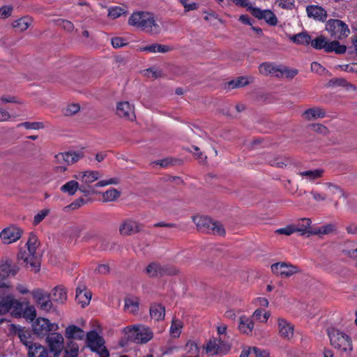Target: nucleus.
<instances>
[{
  "label": "nucleus",
  "mask_w": 357,
  "mask_h": 357,
  "mask_svg": "<svg viewBox=\"0 0 357 357\" xmlns=\"http://www.w3.org/2000/svg\"><path fill=\"white\" fill-rule=\"evenodd\" d=\"M125 337L131 342L143 344L153 338V332L143 325H134L123 328Z\"/></svg>",
  "instance_id": "20e7f679"
},
{
  "label": "nucleus",
  "mask_w": 357,
  "mask_h": 357,
  "mask_svg": "<svg viewBox=\"0 0 357 357\" xmlns=\"http://www.w3.org/2000/svg\"><path fill=\"white\" fill-rule=\"evenodd\" d=\"M126 13V9L119 6L111 7L108 9V16L111 19H116Z\"/></svg>",
  "instance_id": "a18cd8bd"
},
{
  "label": "nucleus",
  "mask_w": 357,
  "mask_h": 357,
  "mask_svg": "<svg viewBox=\"0 0 357 357\" xmlns=\"http://www.w3.org/2000/svg\"><path fill=\"white\" fill-rule=\"evenodd\" d=\"M0 101L2 104L16 103L19 105H24V103L23 100L12 95H2L0 97Z\"/></svg>",
  "instance_id": "3c124183"
},
{
  "label": "nucleus",
  "mask_w": 357,
  "mask_h": 357,
  "mask_svg": "<svg viewBox=\"0 0 357 357\" xmlns=\"http://www.w3.org/2000/svg\"><path fill=\"white\" fill-rule=\"evenodd\" d=\"M24 317L31 321L36 319V311L33 306H29L26 307L24 312Z\"/></svg>",
  "instance_id": "680f3d73"
},
{
  "label": "nucleus",
  "mask_w": 357,
  "mask_h": 357,
  "mask_svg": "<svg viewBox=\"0 0 357 357\" xmlns=\"http://www.w3.org/2000/svg\"><path fill=\"white\" fill-rule=\"evenodd\" d=\"M144 75L149 77H158L161 76L162 73L155 68H151L144 70Z\"/></svg>",
  "instance_id": "69168bd1"
},
{
  "label": "nucleus",
  "mask_w": 357,
  "mask_h": 357,
  "mask_svg": "<svg viewBox=\"0 0 357 357\" xmlns=\"http://www.w3.org/2000/svg\"><path fill=\"white\" fill-rule=\"evenodd\" d=\"M29 357H53L50 351L39 344L34 343L29 347Z\"/></svg>",
  "instance_id": "393cba45"
},
{
  "label": "nucleus",
  "mask_w": 357,
  "mask_h": 357,
  "mask_svg": "<svg viewBox=\"0 0 357 357\" xmlns=\"http://www.w3.org/2000/svg\"><path fill=\"white\" fill-rule=\"evenodd\" d=\"M79 182L77 180L70 181L61 187V190L69 195H73L79 189Z\"/></svg>",
  "instance_id": "a19ab883"
},
{
  "label": "nucleus",
  "mask_w": 357,
  "mask_h": 357,
  "mask_svg": "<svg viewBox=\"0 0 357 357\" xmlns=\"http://www.w3.org/2000/svg\"><path fill=\"white\" fill-rule=\"evenodd\" d=\"M119 181V180L118 178H111L109 179L99 181L98 183H96V186L100 188L107 186L109 185L117 184Z\"/></svg>",
  "instance_id": "0e129e2a"
},
{
  "label": "nucleus",
  "mask_w": 357,
  "mask_h": 357,
  "mask_svg": "<svg viewBox=\"0 0 357 357\" xmlns=\"http://www.w3.org/2000/svg\"><path fill=\"white\" fill-rule=\"evenodd\" d=\"M328 335L331 344L340 352L349 355L353 350L351 339L345 333L331 328L328 331Z\"/></svg>",
  "instance_id": "7ed1b4c3"
},
{
  "label": "nucleus",
  "mask_w": 357,
  "mask_h": 357,
  "mask_svg": "<svg viewBox=\"0 0 357 357\" xmlns=\"http://www.w3.org/2000/svg\"><path fill=\"white\" fill-rule=\"evenodd\" d=\"M275 3L283 9H292L294 6L295 0H275Z\"/></svg>",
  "instance_id": "bf43d9fd"
},
{
  "label": "nucleus",
  "mask_w": 357,
  "mask_h": 357,
  "mask_svg": "<svg viewBox=\"0 0 357 357\" xmlns=\"http://www.w3.org/2000/svg\"><path fill=\"white\" fill-rule=\"evenodd\" d=\"M58 24L68 31H72L74 28L73 24L72 22L65 20H59Z\"/></svg>",
  "instance_id": "774afa93"
},
{
  "label": "nucleus",
  "mask_w": 357,
  "mask_h": 357,
  "mask_svg": "<svg viewBox=\"0 0 357 357\" xmlns=\"http://www.w3.org/2000/svg\"><path fill=\"white\" fill-rule=\"evenodd\" d=\"M250 11L257 18L264 20L271 26L277 25L278 20L275 13L268 9L261 10L256 7H250Z\"/></svg>",
  "instance_id": "dca6fc26"
},
{
  "label": "nucleus",
  "mask_w": 357,
  "mask_h": 357,
  "mask_svg": "<svg viewBox=\"0 0 357 357\" xmlns=\"http://www.w3.org/2000/svg\"><path fill=\"white\" fill-rule=\"evenodd\" d=\"M50 213V209L45 208L39 211L33 218V224L38 225L40 224Z\"/></svg>",
  "instance_id": "09e8293b"
},
{
  "label": "nucleus",
  "mask_w": 357,
  "mask_h": 357,
  "mask_svg": "<svg viewBox=\"0 0 357 357\" xmlns=\"http://www.w3.org/2000/svg\"><path fill=\"white\" fill-rule=\"evenodd\" d=\"M289 38L291 41L297 45H308L311 41V37L305 32L290 36Z\"/></svg>",
  "instance_id": "4c0bfd02"
},
{
  "label": "nucleus",
  "mask_w": 357,
  "mask_h": 357,
  "mask_svg": "<svg viewBox=\"0 0 357 357\" xmlns=\"http://www.w3.org/2000/svg\"><path fill=\"white\" fill-rule=\"evenodd\" d=\"M278 65L270 63H264L259 67V73L264 75H273L277 77Z\"/></svg>",
  "instance_id": "72a5a7b5"
},
{
  "label": "nucleus",
  "mask_w": 357,
  "mask_h": 357,
  "mask_svg": "<svg viewBox=\"0 0 357 357\" xmlns=\"http://www.w3.org/2000/svg\"><path fill=\"white\" fill-rule=\"evenodd\" d=\"M311 70L312 72L319 75H323L326 72V68L319 63L315 61L311 63Z\"/></svg>",
  "instance_id": "338daca9"
},
{
  "label": "nucleus",
  "mask_w": 357,
  "mask_h": 357,
  "mask_svg": "<svg viewBox=\"0 0 357 357\" xmlns=\"http://www.w3.org/2000/svg\"><path fill=\"white\" fill-rule=\"evenodd\" d=\"M54 171L56 172H64L67 169L68 163H67V158L66 153H60L54 156Z\"/></svg>",
  "instance_id": "cd10ccee"
},
{
  "label": "nucleus",
  "mask_w": 357,
  "mask_h": 357,
  "mask_svg": "<svg viewBox=\"0 0 357 357\" xmlns=\"http://www.w3.org/2000/svg\"><path fill=\"white\" fill-rule=\"evenodd\" d=\"M33 299L44 311H49L52 308V303L50 299L49 294L40 289H37L31 292Z\"/></svg>",
  "instance_id": "6ab92c4d"
},
{
  "label": "nucleus",
  "mask_w": 357,
  "mask_h": 357,
  "mask_svg": "<svg viewBox=\"0 0 357 357\" xmlns=\"http://www.w3.org/2000/svg\"><path fill=\"white\" fill-rule=\"evenodd\" d=\"M146 273L150 277H158L165 274L175 275L178 273V270L169 267H162L156 263H151L146 267Z\"/></svg>",
  "instance_id": "412c9836"
},
{
  "label": "nucleus",
  "mask_w": 357,
  "mask_h": 357,
  "mask_svg": "<svg viewBox=\"0 0 357 357\" xmlns=\"http://www.w3.org/2000/svg\"><path fill=\"white\" fill-rule=\"evenodd\" d=\"M271 271L281 278H289L300 271L298 267L285 262H278L271 265Z\"/></svg>",
  "instance_id": "9b49d317"
},
{
  "label": "nucleus",
  "mask_w": 357,
  "mask_h": 357,
  "mask_svg": "<svg viewBox=\"0 0 357 357\" xmlns=\"http://www.w3.org/2000/svg\"><path fill=\"white\" fill-rule=\"evenodd\" d=\"M76 301L82 307L89 305L91 299V293L84 285H79L76 289Z\"/></svg>",
  "instance_id": "b1692460"
},
{
  "label": "nucleus",
  "mask_w": 357,
  "mask_h": 357,
  "mask_svg": "<svg viewBox=\"0 0 357 357\" xmlns=\"http://www.w3.org/2000/svg\"><path fill=\"white\" fill-rule=\"evenodd\" d=\"M111 43L114 48H120L128 45L127 40L121 37L113 38Z\"/></svg>",
  "instance_id": "e2e57ef3"
},
{
  "label": "nucleus",
  "mask_w": 357,
  "mask_h": 357,
  "mask_svg": "<svg viewBox=\"0 0 357 357\" xmlns=\"http://www.w3.org/2000/svg\"><path fill=\"white\" fill-rule=\"evenodd\" d=\"M28 252L26 251H20L18 255V259L22 260L27 267L33 269L34 271H39V264L35 254L38 246V238L36 234L31 233L29 239L26 243Z\"/></svg>",
  "instance_id": "f03ea898"
},
{
  "label": "nucleus",
  "mask_w": 357,
  "mask_h": 357,
  "mask_svg": "<svg viewBox=\"0 0 357 357\" xmlns=\"http://www.w3.org/2000/svg\"><path fill=\"white\" fill-rule=\"evenodd\" d=\"M185 11L194 10L198 8V4L192 0H178Z\"/></svg>",
  "instance_id": "052dcab7"
},
{
  "label": "nucleus",
  "mask_w": 357,
  "mask_h": 357,
  "mask_svg": "<svg viewBox=\"0 0 357 357\" xmlns=\"http://www.w3.org/2000/svg\"><path fill=\"white\" fill-rule=\"evenodd\" d=\"M254 322L250 318L246 316L240 317L238 328L241 333L245 335L251 334L254 329Z\"/></svg>",
  "instance_id": "a878e982"
},
{
  "label": "nucleus",
  "mask_w": 357,
  "mask_h": 357,
  "mask_svg": "<svg viewBox=\"0 0 357 357\" xmlns=\"http://www.w3.org/2000/svg\"><path fill=\"white\" fill-rule=\"evenodd\" d=\"M80 109L79 104L72 103L66 107L63 113L66 116H71L76 114Z\"/></svg>",
  "instance_id": "4d7b16f0"
},
{
  "label": "nucleus",
  "mask_w": 357,
  "mask_h": 357,
  "mask_svg": "<svg viewBox=\"0 0 357 357\" xmlns=\"http://www.w3.org/2000/svg\"><path fill=\"white\" fill-rule=\"evenodd\" d=\"M270 316L271 314L269 312H263L261 309H257L253 313V317L262 323H266L269 319Z\"/></svg>",
  "instance_id": "5fc2aeb1"
},
{
  "label": "nucleus",
  "mask_w": 357,
  "mask_h": 357,
  "mask_svg": "<svg viewBox=\"0 0 357 357\" xmlns=\"http://www.w3.org/2000/svg\"><path fill=\"white\" fill-rule=\"evenodd\" d=\"M252 82V78L246 77H240L236 79L229 82L227 84L228 89H234L245 86Z\"/></svg>",
  "instance_id": "e433bc0d"
},
{
  "label": "nucleus",
  "mask_w": 357,
  "mask_h": 357,
  "mask_svg": "<svg viewBox=\"0 0 357 357\" xmlns=\"http://www.w3.org/2000/svg\"><path fill=\"white\" fill-rule=\"evenodd\" d=\"M139 52H146L151 53H167L172 50L168 45L154 43L144 47H141L138 50Z\"/></svg>",
  "instance_id": "bb28decb"
},
{
  "label": "nucleus",
  "mask_w": 357,
  "mask_h": 357,
  "mask_svg": "<svg viewBox=\"0 0 357 357\" xmlns=\"http://www.w3.org/2000/svg\"><path fill=\"white\" fill-rule=\"evenodd\" d=\"M33 332L39 335H45L50 331H57L59 326L45 318L39 317L36 319L32 324Z\"/></svg>",
  "instance_id": "f8f14e48"
},
{
  "label": "nucleus",
  "mask_w": 357,
  "mask_h": 357,
  "mask_svg": "<svg viewBox=\"0 0 357 357\" xmlns=\"http://www.w3.org/2000/svg\"><path fill=\"white\" fill-rule=\"evenodd\" d=\"M334 225L331 224L325 225L317 229H315L314 231H312L311 234L318 235L328 234L334 230Z\"/></svg>",
  "instance_id": "603ef678"
},
{
  "label": "nucleus",
  "mask_w": 357,
  "mask_h": 357,
  "mask_svg": "<svg viewBox=\"0 0 357 357\" xmlns=\"http://www.w3.org/2000/svg\"><path fill=\"white\" fill-rule=\"evenodd\" d=\"M120 195V193L118 190L114 188H111L107 190L102 196L103 200L105 202H112L117 199Z\"/></svg>",
  "instance_id": "864d4df0"
},
{
  "label": "nucleus",
  "mask_w": 357,
  "mask_h": 357,
  "mask_svg": "<svg viewBox=\"0 0 357 357\" xmlns=\"http://www.w3.org/2000/svg\"><path fill=\"white\" fill-rule=\"evenodd\" d=\"M17 127H24L29 130H40L44 128V124L42 122H24L19 123Z\"/></svg>",
  "instance_id": "6e6d98bb"
},
{
  "label": "nucleus",
  "mask_w": 357,
  "mask_h": 357,
  "mask_svg": "<svg viewBox=\"0 0 357 357\" xmlns=\"http://www.w3.org/2000/svg\"><path fill=\"white\" fill-rule=\"evenodd\" d=\"M346 46L342 45L337 40H327L324 51L326 52H335L336 54H343L346 52Z\"/></svg>",
  "instance_id": "473e14b6"
},
{
  "label": "nucleus",
  "mask_w": 357,
  "mask_h": 357,
  "mask_svg": "<svg viewBox=\"0 0 357 357\" xmlns=\"http://www.w3.org/2000/svg\"><path fill=\"white\" fill-rule=\"evenodd\" d=\"M116 113L119 117L126 120L134 121L135 119L134 107L127 101L121 102L117 104Z\"/></svg>",
  "instance_id": "4be33fe9"
},
{
  "label": "nucleus",
  "mask_w": 357,
  "mask_h": 357,
  "mask_svg": "<svg viewBox=\"0 0 357 357\" xmlns=\"http://www.w3.org/2000/svg\"><path fill=\"white\" fill-rule=\"evenodd\" d=\"M324 116L325 112L320 107H312L303 113V117L307 121H312Z\"/></svg>",
  "instance_id": "c85d7f7f"
},
{
  "label": "nucleus",
  "mask_w": 357,
  "mask_h": 357,
  "mask_svg": "<svg viewBox=\"0 0 357 357\" xmlns=\"http://www.w3.org/2000/svg\"><path fill=\"white\" fill-rule=\"evenodd\" d=\"M32 21L31 17L26 16L15 20L13 25V27L17 29L20 31H24L31 25Z\"/></svg>",
  "instance_id": "ea45409f"
},
{
  "label": "nucleus",
  "mask_w": 357,
  "mask_h": 357,
  "mask_svg": "<svg viewBox=\"0 0 357 357\" xmlns=\"http://www.w3.org/2000/svg\"><path fill=\"white\" fill-rule=\"evenodd\" d=\"M278 331L279 335L284 340H290L294 337V325L282 317L277 319Z\"/></svg>",
  "instance_id": "f3484780"
},
{
  "label": "nucleus",
  "mask_w": 357,
  "mask_h": 357,
  "mask_svg": "<svg viewBox=\"0 0 357 357\" xmlns=\"http://www.w3.org/2000/svg\"><path fill=\"white\" fill-rule=\"evenodd\" d=\"M79 347L78 345L73 342L68 344L63 357H77Z\"/></svg>",
  "instance_id": "c03bdc74"
},
{
  "label": "nucleus",
  "mask_w": 357,
  "mask_h": 357,
  "mask_svg": "<svg viewBox=\"0 0 357 357\" xmlns=\"http://www.w3.org/2000/svg\"><path fill=\"white\" fill-rule=\"evenodd\" d=\"M183 323L178 319L174 318L169 328V334L172 337L178 338L181 334Z\"/></svg>",
  "instance_id": "2f4dec72"
},
{
  "label": "nucleus",
  "mask_w": 357,
  "mask_h": 357,
  "mask_svg": "<svg viewBox=\"0 0 357 357\" xmlns=\"http://www.w3.org/2000/svg\"><path fill=\"white\" fill-rule=\"evenodd\" d=\"M50 352L53 357H58L63 348V337L58 333H53L47 337Z\"/></svg>",
  "instance_id": "ddd939ff"
},
{
  "label": "nucleus",
  "mask_w": 357,
  "mask_h": 357,
  "mask_svg": "<svg viewBox=\"0 0 357 357\" xmlns=\"http://www.w3.org/2000/svg\"><path fill=\"white\" fill-rule=\"evenodd\" d=\"M22 305L12 294L0 292V314L10 313L13 317H20Z\"/></svg>",
  "instance_id": "39448f33"
},
{
  "label": "nucleus",
  "mask_w": 357,
  "mask_h": 357,
  "mask_svg": "<svg viewBox=\"0 0 357 357\" xmlns=\"http://www.w3.org/2000/svg\"><path fill=\"white\" fill-rule=\"evenodd\" d=\"M311 220L310 218H303L300 220L298 223V226L296 227L297 231L301 232L302 234L310 233L309 230L310 226L311 225Z\"/></svg>",
  "instance_id": "de8ad7c7"
},
{
  "label": "nucleus",
  "mask_w": 357,
  "mask_h": 357,
  "mask_svg": "<svg viewBox=\"0 0 357 357\" xmlns=\"http://www.w3.org/2000/svg\"><path fill=\"white\" fill-rule=\"evenodd\" d=\"M306 12L309 17H312L315 20L324 22L327 17L326 11L319 6H308L306 8Z\"/></svg>",
  "instance_id": "5701e85b"
},
{
  "label": "nucleus",
  "mask_w": 357,
  "mask_h": 357,
  "mask_svg": "<svg viewBox=\"0 0 357 357\" xmlns=\"http://www.w3.org/2000/svg\"><path fill=\"white\" fill-rule=\"evenodd\" d=\"M18 268L12 266L9 263H3L0 264V288L10 287V282L7 280V278L10 275H15L17 273Z\"/></svg>",
  "instance_id": "aec40b11"
},
{
  "label": "nucleus",
  "mask_w": 357,
  "mask_h": 357,
  "mask_svg": "<svg viewBox=\"0 0 357 357\" xmlns=\"http://www.w3.org/2000/svg\"><path fill=\"white\" fill-rule=\"evenodd\" d=\"M323 170L321 169H316L314 170L303 171L298 173V174L307 181H312L316 180L323 175Z\"/></svg>",
  "instance_id": "f704fd0d"
},
{
  "label": "nucleus",
  "mask_w": 357,
  "mask_h": 357,
  "mask_svg": "<svg viewBox=\"0 0 357 357\" xmlns=\"http://www.w3.org/2000/svg\"><path fill=\"white\" fill-rule=\"evenodd\" d=\"M193 222L197 228L204 232L212 233L215 235L223 236L225 233L222 225L217 221H213L206 216H195Z\"/></svg>",
  "instance_id": "423d86ee"
},
{
  "label": "nucleus",
  "mask_w": 357,
  "mask_h": 357,
  "mask_svg": "<svg viewBox=\"0 0 357 357\" xmlns=\"http://www.w3.org/2000/svg\"><path fill=\"white\" fill-rule=\"evenodd\" d=\"M128 24L153 36L160 33L162 30L160 25L155 20L154 14L150 12H134L130 16Z\"/></svg>",
  "instance_id": "f257e3e1"
},
{
  "label": "nucleus",
  "mask_w": 357,
  "mask_h": 357,
  "mask_svg": "<svg viewBox=\"0 0 357 357\" xmlns=\"http://www.w3.org/2000/svg\"><path fill=\"white\" fill-rule=\"evenodd\" d=\"M52 299L59 303H64L67 299L65 289L61 287H55L52 292Z\"/></svg>",
  "instance_id": "79ce46f5"
},
{
  "label": "nucleus",
  "mask_w": 357,
  "mask_h": 357,
  "mask_svg": "<svg viewBox=\"0 0 357 357\" xmlns=\"http://www.w3.org/2000/svg\"><path fill=\"white\" fill-rule=\"evenodd\" d=\"M73 177L79 182V190L87 192L91 184L98 181L101 174L98 171L85 170L77 172Z\"/></svg>",
  "instance_id": "6e6552de"
},
{
  "label": "nucleus",
  "mask_w": 357,
  "mask_h": 357,
  "mask_svg": "<svg viewBox=\"0 0 357 357\" xmlns=\"http://www.w3.org/2000/svg\"><path fill=\"white\" fill-rule=\"evenodd\" d=\"M326 30L335 39L341 40L350 33L348 26L339 20H329L326 24Z\"/></svg>",
  "instance_id": "1a4fd4ad"
},
{
  "label": "nucleus",
  "mask_w": 357,
  "mask_h": 357,
  "mask_svg": "<svg viewBox=\"0 0 357 357\" xmlns=\"http://www.w3.org/2000/svg\"><path fill=\"white\" fill-rule=\"evenodd\" d=\"M89 347L99 357H109V354L105 346V341L96 332L90 331L86 335Z\"/></svg>",
  "instance_id": "9d476101"
},
{
  "label": "nucleus",
  "mask_w": 357,
  "mask_h": 357,
  "mask_svg": "<svg viewBox=\"0 0 357 357\" xmlns=\"http://www.w3.org/2000/svg\"><path fill=\"white\" fill-rule=\"evenodd\" d=\"M66 154L68 165L77 162L84 156L82 151L66 152Z\"/></svg>",
  "instance_id": "49530a36"
},
{
  "label": "nucleus",
  "mask_w": 357,
  "mask_h": 357,
  "mask_svg": "<svg viewBox=\"0 0 357 357\" xmlns=\"http://www.w3.org/2000/svg\"><path fill=\"white\" fill-rule=\"evenodd\" d=\"M325 190L327 196L337 195L339 197L344 196L342 190L337 186L331 183H326L324 185Z\"/></svg>",
  "instance_id": "37998d69"
},
{
  "label": "nucleus",
  "mask_w": 357,
  "mask_h": 357,
  "mask_svg": "<svg viewBox=\"0 0 357 357\" xmlns=\"http://www.w3.org/2000/svg\"><path fill=\"white\" fill-rule=\"evenodd\" d=\"M150 316L155 321L162 320L165 316V309L160 304L152 305L150 307Z\"/></svg>",
  "instance_id": "7c9ffc66"
},
{
  "label": "nucleus",
  "mask_w": 357,
  "mask_h": 357,
  "mask_svg": "<svg viewBox=\"0 0 357 357\" xmlns=\"http://www.w3.org/2000/svg\"><path fill=\"white\" fill-rule=\"evenodd\" d=\"M23 234V230L17 226H10L0 232V238L4 244H10L18 241Z\"/></svg>",
  "instance_id": "2eb2a0df"
},
{
  "label": "nucleus",
  "mask_w": 357,
  "mask_h": 357,
  "mask_svg": "<svg viewBox=\"0 0 357 357\" xmlns=\"http://www.w3.org/2000/svg\"><path fill=\"white\" fill-rule=\"evenodd\" d=\"M296 231H297V229H296V226L288 225L285 227L278 229L275 231V233H277L278 234H284V235L289 236Z\"/></svg>",
  "instance_id": "13d9d810"
},
{
  "label": "nucleus",
  "mask_w": 357,
  "mask_h": 357,
  "mask_svg": "<svg viewBox=\"0 0 357 357\" xmlns=\"http://www.w3.org/2000/svg\"><path fill=\"white\" fill-rule=\"evenodd\" d=\"M277 77H286L288 79H292L298 73L296 68H289L286 66L278 65Z\"/></svg>",
  "instance_id": "c9c22d12"
},
{
  "label": "nucleus",
  "mask_w": 357,
  "mask_h": 357,
  "mask_svg": "<svg viewBox=\"0 0 357 357\" xmlns=\"http://www.w3.org/2000/svg\"><path fill=\"white\" fill-rule=\"evenodd\" d=\"M142 229V225L138 221L128 218L122 222L119 226V232L123 236H130L138 233Z\"/></svg>",
  "instance_id": "a211bd4d"
},
{
  "label": "nucleus",
  "mask_w": 357,
  "mask_h": 357,
  "mask_svg": "<svg viewBox=\"0 0 357 357\" xmlns=\"http://www.w3.org/2000/svg\"><path fill=\"white\" fill-rule=\"evenodd\" d=\"M124 309L130 313H137L139 310V299L137 298H126Z\"/></svg>",
  "instance_id": "58836bf2"
},
{
  "label": "nucleus",
  "mask_w": 357,
  "mask_h": 357,
  "mask_svg": "<svg viewBox=\"0 0 357 357\" xmlns=\"http://www.w3.org/2000/svg\"><path fill=\"white\" fill-rule=\"evenodd\" d=\"M204 349L206 354L208 355H224L229 350V346L220 339L213 338L206 343Z\"/></svg>",
  "instance_id": "4468645a"
},
{
  "label": "nucleus",
  "mask_w": 357,
  "mask_h": 357,
  "mask_svg": "<svg viewBox=\"0 0 357 357\" xmlns=\"http://www.w3.org/2000/svg\"><path fill=\"white\" fill-rule=\"evenodd\" d=\"M4 323L6 324L3 329L8 333V335H17L20 339L21 342L29 347L32 344L31 341L30 333L25 330L24 328L11 324L9 321L6 319L0 318V324Z\"/></svg>",
  "instance_id": "0eeeda50"
},
{
  "label": "nucleus",
  "mask_w": 357,
  "mask_h": 357,
  "mask_svg": "<svg viewBox=\"0 0 357 357\" xmlns=\"http://www.w3.org/2000/svg\"><path fill=\"white\" fill-rule=\"evenodd\" d=\"M327 40H328L326 38H324L322 36H320L312 40H311L310 43L311 45L317 50H325Z\"/></svg>",
  "instance_id": "8fccbe9b"
},
{
  "label": "nucleus",
  "mask_w": 357,
  "mask_h": 357,
  "mask_svg": "<svg viewBox=\"0 0 357 357\" xmlns=\"http://www.w3.org/2000/svg\"><path fill=\"white\" fill-rule=\"evenodd\" d=\"M66 337L68 339L82 340L84 337V332L79 327L70 325L66 329Z\"/></svg>",
  "instance_id": "c756f323"
}]
</instances>
